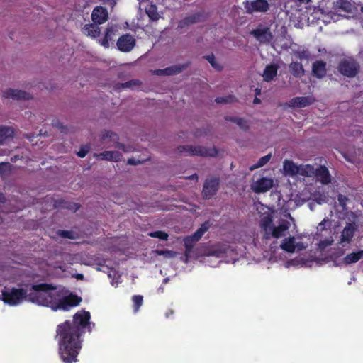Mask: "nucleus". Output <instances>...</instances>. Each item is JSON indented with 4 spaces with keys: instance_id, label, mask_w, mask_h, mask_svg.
Here are the masks:
<instances>
[{
    "instance_id": "2eb2a0df",
    "label": "nucleus",
    "mask_w": 363,
    "mask_h": 363,
    "mask_svg": "<svg viewBox=\"0 0 363 363\" xmlns=\"http://www.w3.org/2000/svg\"><path fill=\"white\" fill-rule=\"evenodd\" d=\"M317 180L323 184H328L331 182V176L328 169L325 166H320L315 169V174Z\"/></svg>"
},
{
    "instance_id": "0eeeda50",
    "label": "nucleus",
    "mask_w": 363,
    "mask_h": 363,
    "mask_svg": "<svg viewBox=\"0 0 363 363\" xmlns=\"http://www.w3.org/2000/svg\"><path fill=\"white\" fill-rule=\"evenodd\" d=\"M135 39L130 34H124L117 40L118 49L123 52H130L135 46Z\"/></svg>"
},
{
    "instance_id": "ddd939ff",
    "label": "nucleus",
    "mask_w": 363,
    "mask_h": 363,
    "mask_svg": "<svg viewBox=\"0 0 363 363\" xmlns=\"http://www.w3.org/2000/svg\"><path fill=\"white\" fill-rule=\"evenodd\" d=\"M3 96L6 99L11 98L13 99H16V100H21V99L28 100V99H31V96L29 93H28L25 91L13 89H8L5 90L3 92Z\"/></svg>"
},
{
    "instance_id": "c85d7f7f",
    "label": "nucleus",
    "mask_w": 363,
    "mask_h": 363,
    "mask_svg": "<svg viewBox=\"0 0 363 363\" xmlns=\"http://www.w3.org/2000/svg\"><path fill=\"white\" fill-rule=\"evenodd\" d=\"M210 226V222L207 220L202 223L199 229H197V230L190 236L193 238V240L198 242L202 238L204 233L209 229Z\"/></svg>"
},
{
    "instance_id": "b1692460",
    "label": "nucleus",
    "mask_w": 363,
    "mask_h": 363,
    "mask_svg": "<svg viewBox=\"0 0 363 363\" xmlns=\"http://www.w3.org/2000/svg\"><path fill=\"white\" fill-rule=\"evenodd\" d=\"M281 248L289 253H293L295 252L296 245L295 244L294 237L290 236L284 238L280 245Z\"/></svg>"
},
{
    "instance_id": "c03bdc74",
    "label": "nucleus",
    "mask_w": 363,
    "mask_h": 363,
    "mask_svg": "<svg viewBox=\"0 0 363 363\" xmlns=\"http://www.w3.org/2000/svg\"><path fill=\"white\" fill-rule=\"evenodd\" d=\"M155 253L158 255H163L165 257H174L176 255V252L169 250H157Z\"/></svg>"
},
{
    "instance_id": "37998d69",
    "label": "nucleus",
    "mask_w": 363,
    "mask_h": 363,
    "mask_svg": "<svg viewBox=\"0 0 363 363\" xmlns=\"http://www.w3.org/2000/svg\"><path fill=\"white\" fill-rule=\"evenodd\" d=\"M57 234L64 238L67 239H74V233L72 230H59L57 232Z\"/></svg>"
},
{
    "instance_id": "5fc2aeb1",
    "label": "nucleus",
    "mask_w": 363,
    "mask_h": 363,
    "mask_svg": "<svg viewBox=\"0 0 363 363\" xmlns=\"http://www.w3.org/2000/svg\"><path fill=\"white\" fill-rule=\"evenodd\" d=\"M56 126H57L59 129H60L61 132H62V133H67V127H66V126H65V125H63L62 123H57L56 124Z\"/></svg>"
},
{
    "instance_id": "2f4dec72",
    "label": "nucleus",
    "mask_w": 363,
    "mask_h": 363,
    "mask_svg": "<svg viewBox=\"0 0 363 363\" xmlns=\"http://www.w3.org/2000/svg\"><path fill=\"white\" fill-rule=\"evenodd\" d=\"M188 67V64H179L169 66L165 68L166 75L171 76L179 74Z\"/></svg>"
},
{
    "instance_id": "69168bd1",
    "label": "nucleus",
    "mask_w": 363,
    "mask_h": 363,
    "mask_svg": "<svg viewBox=\"0 0 363 363\" xmlns=\"http://www.w3.org/2000/svg\"><path fill=\"white\" fill-rule=\"evenodd\" d=\"M261 94V89L259 88L255 89V96H257Z\"/></svg>"
},
{
    "instance_id": "f8f14e48",
    "label": "nucleus",
    "mask_w": 363,
    "mask_h": 363,
    "mask_svg": "<svg viewBox=\"0 0 363 363\" xmlns=\"http://www.w3.org/2000/svg\"><path fill=\"white\" fill-rule=\"evenodd\" d=\"M273 180L267 177H262L252 186L255 193H264L269 191L273 186Z\"/></svg>"
},
{
    "instance_id": "7c9ffc66",
    "label": "nucleus",
    "mask_w": 363,
    "mask_h": 363,
    "mask_svg": "<svg viewBox=\"0 0 363 363\" xmlns=\"http://www.w3.org/2000/svg\"><path fill=\"white\" fill-rule=\"evenodd\" d=\"M273 219L270 214L263 216L260 219V228L264 231V233H267L272 227Z\"/></svg>"
},
{
    "instance_id": "09e8293b",
    "label": "nucleus",
    "mask_w": 363,
    "mask_h": 363,
    "mask_svg": "<svg viewBox=\"0 0 363 363\" xmlns=\"http://www.w3.org/2000/svg\"><path fill=\"white\" fill-rule=\"evenodd\" d=\"M298 57L300 59L308 60L310 57V52L308 50H303L298 53Z\"/></svg>"
},
{
    "instance_id": "4be33fe9",
    "label": "nucleus",
    "mask_w": 363,
    "mask_h": 363,
    "mask_svg": "<svg viewBox=\"0 0 363 363\" xmlns=\"http://www.w3.org/2000/svg\"><path fill=\"white\" fill-rule=\"evenodd\" d=\"M14 130L12 128L8 126H0V145L4 142L13 139Z\"/></svg>"
},
{
    "instance_id": "bf43d9fd",
    "label": "nucleus",
    "mask_w": 363,
    "mask_h": 363,
    "mask_svg": "<svg viewBox=\"0 0 363 363\" xmlns=\"http://www.w3.org/2000/svg\"><path fill=\"white\" fill-rule=\"evenodd\" d=\"M260 103H261V100L259 98H257V96H255V98L253 100V104H259Z\"/></svg>"
},
{
    "instance_id": "c756f323",
    "label": "nucleus",
    "mask_w": 363,
    "mask_h": 363,
    "mask_svg": "<svg viewBox=\"0 0 363 363\" xmlns=\"http://www.w3.org/2000/svg\"><path fill=\"white\" fill-rule=\"evenodd\" d=\"M145 13L152 21H157L160 18L155 4H150L147 5L145 8Z\"/></svg>"
},
{
    "instance_id": "bb28decb",
    "label": "nucleus",
    "mask_w": 363,
    "mask_h": 363,
    "mask_svg": "<svg viewBox=\"0 0 363 363\" xmlns=\"http://www.w3.org/2000/svg\"><path fill=\"white\" fill-rule=\"evenodd\" d=\"M225 120L236 123L240 129L247 131L250 129V125L247 120L242 118L226 116Z\"/></svg>"
},
{
    "instance_id": "7ed1b4c3",
    "label": "nucleus",
    "mask_w": 363,
    "mask_h": 363,
    "mask_svg": "<svg viewBox=\"0 0 363 363\" xmlns=\"http://www.w3.org/2000/svg\"><path fill=\"white\" fill-rule=\"evenodd\" d=\"M30 291H31L28 293L27 290L23 288L9 289L4 287V289L1 291L0 300H2L5 303L9 306H16L24 300H28L33 303L30 298V295H35L36 296H40V291H33L31 289Z\"/></svg>"
},
{
    "instance_id": "a19ab883",
    "label": "nucleus",
    "mask_w": 363,
    "mask_h": 363,
    "mask_svg": "<svg viewBox=\"0 0 363 363\" xmlns=\"http://www.w3.org/2000/svg\"><path fill=\"white\" fill-rule=\"evenodd\" d=\"M338 7L346 12H350L352 11V4L346 0H339Z\"/></svg>"
},
{
    "instance_id": "aec40b11",
    "label": "nucleus",
    "mask_w": 363,
    "mask_h": 363,
    "mask_svg": "<svg viewBox=\"0 0 363 363\" xmlns=\"http://www.w3.org/2000/svg\"><path fill=\"white\" fill-rule=\"evenodd\" d=\"M250 8L245 6L247 11H250V9L255 11L266 12L269 9V4L267 0H255L251 2Z\"/></svg>"
},
{
    "instance_id": "6e6d98bb",
    "label": "nucleus",
    "mask_w": 363,
    "mask_h": 363,
    "mask_svg": "<svg viewBox=\"0 0 363 363\" xmlns=\"http://www.w3.org/2000/svg\"><path fill=\"white\" fill-rule=\"evenodd\" d=\"M139 163V161H137L134 158H130L128 159V164H131V165H136Z\"/></svg>"
},
{
    "instance_id": "5701e85b",
    "label": "nucleus",
    "mask_w": 363,
    "mask_h": 363,
    "mask_svg": "<svg viewBox=\"0 0 363 363\" xmlns=\"http://www.w3.org/2000/svg\"><path fill=\"white\" fill-rule=\"evenodd\" d=\"M283 169L285 174L289 176H294L298 173V166L296 165L293 161L286 160L284 162Z\"/></svg>"
},
{
    "instance_id": "ea45409f",
    "label": "nucleus",
    "mask_w": 363,
    "mask_h": 363,
    "mask_svg": "<svg viewBox=\"0 0 363 363\" xmlns=\"http://www.w3.org/2000/svg\"><path fill=\"white\" fill-rule=\"evenodd\" d=\"M108 138H110L111 140L115 141L118 140V136L111 130H105L101 135V141L105 142Z\"/></svg>"
},
{
    "instance_id": "0e129e2a",
    "label": "nucleus",
    "mask_w": 363,
    "mask_h": 363,
    "mask_svg": "<svg viewBox=\"0 0 363 363\" xmlns=\"http://www.w3.org/2000/svg\"><path fill=\"white\" fill-rule=\"evenodd\" d=\"M298 2L301 4H308L311 1V0H297Z\"/></svg>"
},
{
    "instance_id": "20e7f679",
    "label": "nucleus",
    "mask_w": 363,
    "mask_h": 363,
    "mask_svg": "<svg viewBox=\"0 0 363 363\" xmlns=\"http://www.w3.org/2000/svg\"><path fill=\"white\" fill-rule=\"evenodd\" d=\"M177 152L180 155L190 156L216 157L218 155L216 147L208 148L201 145H180L177 147Z\"/></svg>"
},
{
    "instance_id": "c9c22d12",
    "label": "nucleus",
    "mask_w": 363,
    "mask_h": 363,
    "mask_svg": "<svg viewBox=\"0 0 363 363\" xmlns=\"http://www.w3.org/2000/svg\"><path fill=\"white\" fill-rule=\"evenodd\" d=\"M272 154H268L259 158L257 164L250 167V170L253 171L257 168L262 167L265 165L271 159Z\"/></svg>"
},
{
    "instance_id": "423d86ee",
    "label": "nucleus",
    "mask_w": 363,
    "mask_h": 363,
    "mask_svg": "<svg viewBox=\"0 0 363 363\" xmlns=\"http://www.w3.org/2000/svg\"><path fill=\"white\" fill-rule=\"evenodd\" d=\"M220 184V180L218 177L207 179L203 186V195L206 199H209L216 194Z\"/></svg>"
},
{
    "instance_id": "052dcab7",
    "label": "nucleus",
    "mask_w": 363,
    "mask_h": 363,
    "mask_svg": "<svg viewBox=\"0 0 363 363\" xmlns=\"http://www.w3.org/2000/svg\"><path fill=\"white\" fill-rule=\"evenodd\" d=\"M174 313V311L172 310V309H169L167 313H166V317L167 318H169L171 315H172Z\"/></svg>"
},
{
    "instance_id": "a18cd8bd",
    "label": "nucleus",
    "mask_w": 363,
    "mask_h": 363,
    "mask_svg": "<svg viewBox=\"0 0 363 363\" xmlns=\"http://www.w3.org/2000/svg\"><path fill=\"white\" fill-rule=\"evenodd\" d=\"M90 150V146L89 145H84L80 147L79 150L77 152L79 157H84Z\"/></svg>"
},
{
    "instance_id": "a878e982",
    "label": "nucleus",
    "mask_w": 363,
    "mask_h": 363,
    "mask_svg": "<svg viewBox=\"0 0 363 363\" xmlns=\"http://www.w3.org/2000/svg\"><path fill=\"white\" fill-rule=\"evenodd\" d=\"M363 257V250L354 252L347 255L343 258V263L345 264H351L357 262Z\"/></svg>"
},
{
    "instance_id": "dca6fc26",
    "label": "nucleus",
    "mask_w": 363,
    "mask_h": 363,
    "mask_svg": "<svg viewBox=\"0 0 363 363\" xmlns=\"http://www.w3.org/2000/svg\"><path fill=\"white\" fill-rule=\"evenodd\" d=\"M315 99L311 96H297L291 99L290 106L296 108H304L313 104Z\"/></svg>"
},
{
    "instance_id": "9b49d317",
    "label": "nucleus",
    "mask_w": 363,
    "mask_h": 363,
    "mask_svg": "<svg viewBox=\"0 0 363 363\" xmlns=\"http://www.w3.org/2000/svg\"><path fill=\"white\" fill-rule=\"evenodd\" d=\"M108 18V10L101 6H96L91 13V20L97 25L104 23Z\"/></svg>"
},
{
    "instance_id": "412c9836",
    "label": "nucleus",
    "mask_w": 363,
    "mask_h": 363,
    "mask_svg": "<svg viewBox=\"0 0 363 363\" xmlns=\"http://www.w3.org/2000/svg\"><path fill=\"white\" fill-rule=\"evenodd\" d=\"M278 69L279 67L275 64L267 65L262 75L264 80L271 82L277 76Z\"/></svg>"
},
{
    "instance_id": "3c124183",
    "label": "nucleus",
    "mask_w": 363,
    "mask_h": 363,
    "mask_svg": "<svg viewBox=\"0 0 363 363\" xmlns=\"http://www.w3.org/2000/svg\"><path fill=\"white\" fill-rule=\"evenodd\" d=\"M347 201V198L343 195L340 194L338 196V201L341 206L343 208L346 206V201Z\"/></svg>"
},
{
    "instance_id": "58836bf2",
    "label": "nucleus",
    "mask_w": 363,
    "mask_h": 363,
    "mask_svg": "<svg viewBox=\"0 0 363 363\" xmlns=\"http://www.w3.org/2000/svg\"><path fill=\"white\" fill-rule=\"evenodd\" d=\"M203 58L208 61L211 65L218 71H220L223 69V66L218 64L215 60L213 54L203 56Z\"/></svg>"
},
{
    "instance_id": "680f3d73",
    "label": "nucleus",
    "mask_w": 363,
    "mask_h": 363,
    "mask_svg": "<svg viewBox=\"0 0 363 363\" xmlns=\"http://www.w3.org/2000/svg\"><path fill=\"white\" fill-rule=\"evenodd\" d=\"M76 278L78 279V280H83L84 279V275L82 274H77L76 275Z\"/></svg>"
},
{
    "instance_id": "4d7b16f0",
    "label": "nucleus",
    "mask_w": 363,
    "mask_h": 363,
    "mask_svg": "<svg viewBox=\"0 0 363 363\" xmlns=\"http://www.w3.org/2000/svg\"><path fill=\"white\" fill-rule=\"evenodd\" d=\"M6 197L3 194H0V203H5Z\"/></svg>"
},
{
    "instance_id": "49530a36",
    "label": "nucleus",
    "mask_w": 363,
    "mask_h": 363,
    "mask_svg": "<svg viewBox=\"0 0 363 363\" xmlns=\"http://www.w3.org/2000/svg\"><path fill=\"white\" fill-rule=\"evenodd\" d=\"M80 206V204L72 202H65L63 206L64 208L71 210L73 212L78 211Z\"/></svg>"
},
{
    "instance_id": "8fccbe9b",
    "label": "nucleus",
    "mask_w": 363,
    "mask_h": 363,
    "mask_svg": "<svg viewBox=\"0 0 363 363\" xmlns=\"http://www.w3.org/2000/svg\"><path fill=\"white\" fill-rule=\"evenodd\" d=\"M333 242V239H325L324 240H321L320 242V247L323 248L326 247L331 245Z\"/></svg>"
},
{
    "instance_id": "6e6552de",
    "label": "nucleus",
    "mask_w": 363,
    "mask_h": 363,
    "mask_svg": "<svg viewBox=\"0 0 363 363\" xmlns=\"http://www.w3.org/2000/svg\"><path fill=\"white\" fill-rule=\"evenodd\" d=\"M257 40L263 43H269L272 39V34L270 32L269 28L263 27L259 25L258 27L250 32Z\"/></svg>"
},
{
    "instance_id": "f3484780",
    "label": "nucleus",
    "mask_w": 363,
    "mask_h": 363,
    "mask_svg": "<svg viewBox=\"0 0 363 363\" xmlns=\"http://www.w3.org/2000/svg\"><path fill=\"white\" fill-rule=\"evenodd\" d=\"M203 20V15L201 13H194L191 16L185 17L184 19L180 21L178 24V27L184 28L189 25L201 22Z\"/></svg>"
},
{
    "instance_id": "473e14b6",
    "label": "nucleus",
    "mask_w": 363,
    "mask_h": 363,
    "mask_svg": "<svg viewBox=\"0 0 363 363\" xmlns=\"http://www.w3.org/2000/svg\"><path fill=\"white\" fill-rule=\"evenodd\" d=\"M292 74L296 77H301L304 74V69L301 63L293 62L289 65Z\"/></svg>"
},
{
    "instance_id": "72a5a7b5",
    "label": "nucleus",
    "mask_w": 363,
    "mask_h": 363,
    "mask_svg": "<svg viewBox=\"0 0 363 363\" xmlns=\"http://www.w3.org/2000/svg\"><path fill=\"white\" fill-rule=\"evenodd\" d=\"M315 168L311 164H301L298 166V173L301 176L312 177L315 174Z\"/></svg>"
},
{
    "instance_id": "39448f33",
    "label": "nucleus",
    "mask_w": 363,
    "mask_h": 363,
    "mask_svg": "<svg viewBox=\"0 0 363 363\" xmlns=\"http://www.w3.org/2000/svg\"><path fill=\"white\" fill-rule=\"evenodd\" d=\"M337 69L343 76L353 78L359 73L360 65L354 59H344L339 62Z\"/></svg>"
},
{
    "instance_id": "9d476101",
    "label": "nucleus",
    "mask_w": 363,
    "mask_h": 363,
    "mask_svg": "<svg viewBox=\"0 0 363 363\" xmlns=\"http://www.w3.org/2000/svg\"><path fill=\"white\" fill-rule=\"evenodd\" d=\"M356 230L357 226L354 223H347L345 227L341 232L339 243L342 245H344L345 243H350Z\"/></svg>"
},
{
    "instance_id": "338daca9",
    "label": "nucleus",
    "mask_w": 363,
    "mask_h": 363,
    "mask_svg": "<svg viewBox=\"0 0 363 363\" xmlns=\"http://www.w3.org/2000/svg\"><path fill=\"white\" fill-rule=\"evenodd\" d=\"M190 178H191V179H197V178H198V176H197V174H194L191 175V176L190 177Z\"/></svg>"
},
{
    "instance_id": "1a4fd4ad",
    "label": "nucleus",
    "mask_w": 363,
    "mask_h": 363,
    "mask_svg": "<svg viewBox=\"0 0 363 363\" xmlns=\"http://www.w3.org/2000/svg\"><path fill=\"white\" fill-rule=\"evenodd\" d=\"M289 228V223L287 220H283L277 227H272V229L267 233H264V238L266 240L270 239L272 237L274 238H279L284 235V233Z\"/></svg>"
},
{
    "instance_id": "4468645a",
    "label": "nucleus",
    "mask_w": 363,
    "mask_h": 363,
    "mask_svg": "<svg viewBox=\"0 0 363 363\" xmlns=\"http://www.w3.org/2000/svg\"><path fill=\"white\" fill-rule=\"evenodd\" d=\"M93 156L98 160L111 162H119L123 157L122 154L118 151H104L101 153H94Z\"/></svg>"
},
{
    "instance_id": "f257e3e1",
    "label": "nucleus",
    "mask_w": 363,
    "mask_h": 363,
    "mask_svg": "<svg viewBox=\"0 0 363 363\" xmlns=\"http://www.w3.org/2000/svg\"><path fill=\"white\" fill-rule=\"evenodd\" d=\"M91 315L84 310L77 312L72 321L65 320L56 329L55 339L58 342V354L63 363H76L82 348V335L87 329L91 331Z\"/></svg>"
},
{
    "instance_id": "864d4df0",
    "label": "nucleus",
    "mask_w": 363,
    "mask_h": 363,
    "mask_svg": "<svg viewBox=\"0 0 363 363\" xmlns=\"http://www.w3.org/2000/svg\"><path fill=\"white\" fill-rule=\"evenodd\" d=\"M153 74L155 75H157V76L166 75V71H165V69H155L153 71Z\"/></svg>"
},
{
    "instance_id": "6ab92c4d",
    "label": "nucleus",
    "mask_w": 363,
    "mask_h": 363,
    "mask_svg": "<svg viewBox=\"0 0 363 363\" xmlns=\"http://www.w3.org/2000/svg\"><path fill=\"white\" fill-rule=\"evenodd\" d=\"M83 34L86 36L95 38L100 35L101 28L99 25L94 23H88L82 28Z\"/></svg>"
},
{
    "instance_id": "603ef678",
    "label": "nucleus",
    "mask_w": 363,
    "mask_h": 363,
    "mask_svg": "<svg viewBox=\"0 0 363 363\" xmlns=\"http://www.w3.org/2000/svg\"><path fill=\"white\" fill-rule=\"evenodd\" d=\"M328 222V220L326 218H324L318 225V230L319 231H323L325 230V224Z\"/></svg>"
},
{
    "instance_id": "79ce46f5",
    "label": "nucleus",
    "mask_w": 363,
    "mask_h": 363,
    "mask_svg": "<svg viewBox=\"0 0 363 363\" xmlns=\"http://www.w3.org/2000/svg\"><path fill=\"white\" fill-rule=\"evenodd\" d=\"M235 97L234 96L229 95L225 97H217L215 99V101L217 104H228V103L233 102L235 101Z\"/></svg>"
},
{
    "instance_id": "a211bd4d",
    "label": "nucleus",
    "mask_w": 363,
    "mask_h": 363,
    "mask_svg": "<svg viewBox=\"0 0 363 363\" xmlns=\"http://www.w3.org/2000/svg\"><path fill=\"white\" fill-rule=\"evenodd\" d=\"M326 62L323 60H317L313 63L312 73L318 79L324 77L326 74Z\"/></svg>"
},
{
    "instance_id": "f03ea898",
    "label": "nucleus",
    "mask_w": 363,
    "mask_h": 363,
    "mask_svg": "<svg viewBox=\"0 0 363 363\" xmlns=\"http://www.w3.org/2000/svg\"><path fill=\"white\" fill-rule=\"evenodd\" d=\"M31 289L40 291V296L30 295L33 303L51 308L53 311H69L71 308L77 306L82 301V298L77 295L70 294L68 296H62L57 291L55 286L41 283L33 284Z\"/></svg>"
},
{
    "instance_id": "4c0bfd02",
    "label": "nucleus",
    "mask_w": 363,
    "mask_h": 363,
    "mask_svg": "<svg viewBox=\"0 0 363 363\" xmlns=\"http://www.w3.org/2000/svg\"><path fill=\"white\" fill-rule=\"evenodd\" d=\"M148 235L151 238H158L162 240H167L168 239V234L162 230H156L153 232H150Z\"/></svg>"
},
{
    "instance_id": "de8ad7c7",
    "label": "nucleus",
    "mask_w": 363,
    "mask_h": 363,
    "mask_svg": "<svg viewBox=\"0 0 363 363\" xmlns=\"http://www.w3.org/2000/svg\"><path fill=\"white\" fill-rule=\"evenodd\" d=\"M11 164L9 162L0 163V174H4L10 169Z\"/></svg>"
},
{
    "instance_id": "f704fd0d",
    "label": "nucleus",
    "mask_w": 363,
    "mask_h": 363,
    "mask_svg": "<svg viewBox=\"0 0 363 363\" xmlns=\"http://www.w3.org/2000/svg\"><path fill=\"white\" fill-rule=\"evenodd\" d=\"M184 247H185V256L186 259L189 257V254L191 252L192 248L194 247V243L196 242V240H193V238L189 235L186 237L184 239Z\"/></svg>"
},
{
    "instance_id": "13d9d810",
    "label": "nucleus",
    "mask_w": 363,
    "mask_h": 363,
    "mask_svg": "<svg viewBox=\"0 0 363 363\" xmlns=\"http://www.w3.org/2000/svg\"><path fill=\"white\" fill-rule=\"evenodd\" d=\"M132 83H133V81H129V82H127L124 84H122V86L123 87H130L131 85H132Z\"/></svg>"
},
{
    "instance_id": "cd10ccee",
    "label": "nucleus",
    "mask_w": 363,
    "mask_h": 363,
    "mask_svg": "<svg viewBox=\"0 0 363 363\" xmlns=\"http://www.w3.org/2000/svg\"><path fill=\"white\" fill-rule=\"evenodd\" d=\"M210 226V222L207 220L202 223L199 229H197V230L190 236L193 238V240L198 242L202 238L204 233L209 229Z\"/></svg>"
},
{
    "instance_id": "e2e57ef3",
    "label": "nucleus",
    "mask_w": 363,
    "mask_h": 363,
    "mask_svg": "<svg viewBox=\"0 0 363 363\" xmlns=\"http://www.w3.org/2000/svg\"><path fill=\"white\" fill-rule=\"evenodd\" d=\"M124 147H125V145L123 144H121L119 143H117L116 147H118L119 149L124 150Z\"/></svg>"
},
{
    "instance_id": "393cba45",
    "label": "nucleus",
    "mask_w": 363,
    "mask_h": 363,
    "mask_svg": "<svg viewBox=\"0 0 363 363\" xmlns=\"http://www.w3.org/2000/svg\"><path fill=\"white\" fill-rule=\"evenodd\" d=\"M118 28L116 25H108L106 29V33L104 38L101 40V45L104 47H108L109 40H112V35H115L117 32Z\"/></svg>"
},
{
    "instance_id": "e433bc0d",
    "label": "nucleus",
    "mask_w": 363,
    "mask_h": 363,
    "mask_svg": "<svg viewBox=\"0 0 363 363\" xmlns=\"http://www.w3.org/2000/svg\"><path fill=\"white\" fill-rule=\"evenodd\" d=\"M133 308L135 313L139 311L140 307L143 303V296L141 295H134L132 296Z\"/></svg>"
}]
</instances>
